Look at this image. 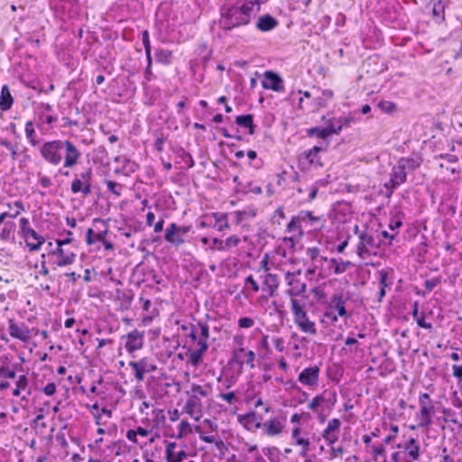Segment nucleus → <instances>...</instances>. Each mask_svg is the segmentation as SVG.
<instances>
[{"label":"nucleus","instance_id":"nucleus-46","mask_svg":"<svg viewBox=\"0 0 462 462\" xmlns=\"http://www.w3.org/2000/svg\"><path fill=\"white\" fill-rule=\"evenodd\" d=\"M191 432V427L189 421L181 420L179 424V433L177 438L181 439Z\"/></svg>","mask_w":462,"mask_h":462},{"label":"nucleus","instance_id":"nucleus-26","mask_svg":"<svg viewBox=\"0 0 462 462\" xmlns=\"http://www.w3.org/2000/svg\"><path fill=\"white\" fill-rule=\"evenodd\" d=\"M212 217L215 219V223L212 227L216 230L222 232L224 230L230 229L227 216L224 213H213Z\"/></svg>","mask_w":462,"mask_h":462},{"label":"nucleus","instance_id":"nucleus-27","mask_svg":"<svg viewBox=\"0 0 462 462\" xmlns=\"http://www.w3.org/2000/svg\"><path fill=\"white\" fill-rule=\"evenodd\" d=\"M397 163L400 164L407 172L419 168L421 163V159L420 157L401 158Z\"/></svg>","mask_w":462,"mask_h":462},{"label":"nucleus","instance_id":"nucleus-1","mask_svg":"<svg viewBox=\"0 0 462 462\" xmlns=\"http://www.w3.org/2000/svg\"><path fill=\"white\" fill-rule=\"evenodd\" d=\"M40 153L47 162L54 166L60 165L62 162L64 153V168H73L76 166L81 156L79 149L69 140L46 142L41 147Z\"/></svg>","mask_w":462,"mask_h":462},{"label":"nucleus","instance_id":"nucleus-15","mask_svg":"<svg viewBox=\"0 0 462 462\" xmlns=\"http://www.w3.org/2000/svg\"><path fill=\"white\" fill-rule=\"evenodd\" d=\"M341 421L334 418L330 420L322 432V438L327 441L328 445H333L338 439Z\"/></svg>","mask_w":462,"mask_h":462},{"label":"nucleus","instance_id":"nucleus-41","mask_svg":"<svg viewBox=\"0 0 462 462\" xmlns=\"http://www.w3.org/2000/svg\"><path fill=\"white\" fill-rule=\"evenodd\" d=\"M137 365L141 368L144 373H150L156 370V365L151 362L148 358H142L139 361H135Z\"/></svg>","mask_w":462,"mask_h":462},{"label":"nucleus","instance_id":"nucleus-31","mask_svg":"<svg viewBox=\"0 0 462 462\" xmlns=\"http://www.w3.org/2000/svg\"><path fill=\"white\" fill-rule=\"evenodd\" d=\"M404 449L408 452L409 457L411 460H417L420 457V445L415 439L411 438L409 441L404 445Z\"/></svg>","mask_w":462,"mask_h":462},{"label":"nucleus","instance_id":"nucleus-18","mask_svg":"<svg viewBox=\"0 0 462 462\" xmlns=\"http://www.w3.org/2000/svg\"><path fill=\"white\" fill-rule=\"evenodd\" d=\"M164 240L170 245L179 247L185 243L184 237L177 232V224L171 223L165 229Z\"/></svg>","mask_w":462,"mask_h":462},{"label":"nucleus","instance_id":"nucleus-40","mask_svg":"<svg viewBox=\"0 0 462 462\" xmlns=\"http://www.w3.org/2000/svg\"><path fill=\"white\" fill-rule=\"evenodd\" d=\"M333 132H335V130L331 131L329 129H327L326 127H324V128L314 127V128H311L309 130V134L310 136L317 135L319 138L325 139V138L332 135Z\"/></svg>","mask_w":462,"mask_h":462},{"label":"nucleus","instance_id":"nucleus-36","mask_svg":"<svg viewBox=\"0 0 462 462\" xmlns=\"http://www.w3.org/2000/svg\"><path fill=\"white\" fill-rule=\"evenodd\" d=\"M391 273H393V270L382 269L378 271L380 287L388 288L393 284V282L390 280Z\"/></svg>","mask_w":462,"mask_h":462},{"label":"nucleus","instance_id":"nucleus-48","mask_svg":"<svg viewBox=\"0 0 462 462\" xmlns=\"http://www.w3.org/2000/svg\"><path fill=\"white\" fill-rule=\"evenodd\" d=\"M378 106L383 112L387 114H391L396 110V105L391 101H381Z\"/></svg>","mask_w":462,"mask_h":462},{"label":"nucleus","instance_id":"nucleus-52","mask_svg":"<svg viewBox=\"0 0 462 462\" xmlns=\"http://www.w3.org/2000/svg\"><path fill=\"white\" fill-rule=\"evenodd\" d=\"M0 377L2 378H14L15 377V371L13 369H10L9 366L2 365L0 366Z\"/></svg>","mask_w":462,"mask_h":462},{"label":"nucleus","instance_id":"nucleus-64","mask_svg":"<svg viewBox=\"0 0 462 462\" xmlns=\"http://www.w3.org/2000/svg\"><path fill=\"white\" fill-rule=\"evenodd\" d=\"M453 375L457 378L458 383L462 381V365H452Z\"/></svg>","mask_w":462,"mask_h":462},{"label":"nucleus","instance_id":"nucleus-44","mask_svg":"<svg viewBox=\"0 0 462 462\" xmlns=\"http://www.w3.org/2000/svg\"><path fill=\"white\" fill-rule=\"evenodd\" d=\"M344 122H346V119L342 117L338 119L330 120L329 124L326 126V128L331 131L335 130V132H333V134H338L343 127Z\"/></svg>","mask_w":462,"mask_h":462},{"label":"nucleus","instance_id":"nucleus-56","mask_svg":"<svg viewBox=\"0 0 462 462\" xmlns=\"http://www.w3.org/2000/svg\"><path fill=\"white\" fill-rule=\"evenodd\" d=\"M197 326L200 329V338L208 339V337H209V328H208V326L206 323L202 322V321H198Z\"/></svg>","mask_w":462,"mask_h":462},{"label":"nucleus","instance_id":"nucleus-50","mask_svg":"<svg viewBox=\"0 0 462 462\" xmlns=\"http://www.w3.org/2000/svg\"><path fill=\"white\" fill-rule=\"evenodd\" d=\"M338 315H337L334 310H331L328 308V310L324 312V319L328 320L329 325H335L338 320Z\"/></svg>","mask_w":462,"mask_h":462},{"label":"nucleus","instance_id":"nucleus-35","mask_svg":"<svg viewBox=\"0 0 462 462\" xmlns=\"http://www.w3.org/2000/svg\"><path fill=\"white\" fill-rule=\"evenodd\" d=\"M155 59L158 62L162 64H170L172 58V52L169 50L156 49Z\"/></svg>","mask_w":462,"mask_h":462},{"label":"nucleus","instance_id":"nucleus-6","mask_svg":"<svg viewBox=\"0 0 462 462\" xmlns=\"http://www.w3.org/2000/svg\"><path fill=\"white\" fill-rule=\"evenodd\" d=\"M323 149L319 146H314L311 149L305 151L299 157V162L302 171L318 170L324 166L321 157L319 155Z\"/></svg>","mask_w":462,"mask_h":462},{"label":"nucleus","instance_id":"nucleus-62","mask_svg":"<svg viewBox=\"0 0 462 462\" xmlns=\"http://www.w3.org/2000/svg\"><path fill=\"white\" fill-rule=\"evenodd\" d=\"M391 430L393 434H389L388 436L385 437V439H383L384 444H390L396 438L399 428L397 425H392Z\"/></svg>","mask_w":462,"mask_h":462},{"label":"nucleus","instance_id":"nucleus-2","mask_svg":"<svg viewBox=\"0 0 462 462\" xmlns=\"http://www.w3.org/2000/svg\"><path fill=\"white\" fill-rule=\"evenodd\" d=\"M247 5L245 2L242 5H233L221 11L219 25L223 30L230 31L234 28L245 26L251 23L258 14L256 7Z\"/></svg>","mask_w":462,"mask_h":462},{"label":"nucleus","instance_id":"nucleus-28","mask_svg":"<svg viewBox=\"0 0 462 462\" xmlns=\"http://www.w3.org/2000/svg\"><path fill=\"white\" fill-rule=\"evenodd\" d=\"M236 123L245 128H248V133L253 134L254 133L255 125L254 124V116L251 114L238 116L236 118Z\"/></svg>","mask_w":462,"mask_h":462},{"label":"nucleus","instance_id":"nucleus-8","mask_svg":"<svg viewBox=\"0 0 462 462\" xmlns=\"http://www.w3.org/2000/svg\"><path fill=\"white\" fill-rule=\"evenodd\" d=\"M235 340L238 342L240 346L234 350L232 360L239 365V369L242 370L244 365H246L250 367V369L255 368V353L253 350H248L244 347L243 338H238L236 337Z\"/></svg>","mask_w":462,"mask_h":462},{"label":"nucleus","instance_id":"nucleus-19","mask_svg":"<svg viewBox=\"0 0 462 462\" xmlns=\"http://www.w3.org/2000/svg\"><path fill=\"white\" fill-rule=\"evenodd\" d=\"M278 25V20L269 14L259 16L255 23L256 29L262 32H271Z\"/></svg>","mask_w":462,"mask_h":462},{"label":"nucleus","instance_id":"nucleus-61","mask_svg":"<svg viewBox=\"0 0 462 462\" xmlns=\"http://www.w3.org/2000/svg\"><path fill=\"white\" fill-rule=\"evenodd\" d=\"M306 254L311 261H317L319 257V249L318 247L308 248Z\"/></svg>","mask_w":462,"mask_h":462},{"label":"nucleus","instance_id":"nucleus-59","mask_svg":"<svg viewBox=\"0 0 462 462\" xmlns=\"http://www.w3.org/2000/svg\"><path fill=\"white\" fill-rule=\"evenodd\" d=\"M196 431L199 434V439L206 442V443H213V442H216V437L213 436V435H210V436H208V435H205L203 434V432L201 431L200 428L199 426H197L195 428Z\"/></svg>","mask_w":462,"mask_h":462},{"label":"nucleus","instance_id":"nucleus-33","mask_svg":"<svg viewBox=\"0 0 462 462\" xmlns=\"http://www.w3.org/2000/svg\"><path fill=\"white\" fill-rule=\"evenodd\" d=\"M291 288L287 291V294L291 299H295L297 296H300L306 292L307 285L305 282H300L297 279Z\"/></svg>","mask_w":462,"mask_h":462},{"label":"nucleus","instance_id":"nucleus-5","mask_svg":"<svg viewBox=\"0 0 462 462\" xmlns=\"http://www.w3.org/2000/svg\"><path fill=\"white\" fill-rule=\"evenodd\" d=\"M20 229L23 237L25 239L26 245L31 251H38L44 244L45 239L40 236L34 229L30 227L29 219L22 217L19 220Z\"/></svg>","mask_w":462,"mask_h":462},{"label":"nucleus","instance_id":"nucleus-9","mask_svg":"<svg viewBox=\"0 0 462 462\" xmlns=\"http://www.w3.org/2000/svg\"><path fill=\"white\" fill-rule=\"evenodd\" d=\"M406 180L407 172L398 163L394 165L390 173L389 181L384 183V187L387 189V197H391L393 190L404 183Z\"/></svg>","mask_w":462,"mask_h":462},{"label":"nucleus","instance_id":"nucleus-38","mask_svg":"<svg viewBox=\"0 0 462 462\" xmlns=\"http://www.w3.org/2000/svg\"><path fill=\"white\" fill-rule=\"evenodd\" d=\"M142 41L145 50L146 59L149 61V65L152 63V47L149 39V32L143 31L142 33Z\"/></svg>","mask_w":462,"mask_h":462},{"label":"nucleus","instance_id":"nucleus-4","mask_svg":"<svg viewBox=\"0 0 462 462\" xmlns=\"http://www.w3.org/2000/svg\"><path fill=\"white\" fill-rule=\"evenodd\" d=\"M291 312L295 324L305 333L317 334L316 325L310 320L303 305L297 299H291Z\"/></svg>","mask_w":462,"mask_h":462},{"label":"nucleus","instance_id":"nucleus-29","mask_svg":"<svg viewBox=\"0 0 462 462\" xmlns=\"http://www.w3.org/2000/svg\"><path fill=\"white\" fill-rule=\"evenodd\" d=\"M287 232L301 236L303 235L302 220L300 219L299 214L291 217L287 225Z\"/></svg>","mask_w":462,"mask_h":462},{"label":"nucleus","instance_id":"nucleus-43","mask_svg":"<svg viewBox=\"0 0 462 462\" xmlns=\"http://www.w3.org/2000/svg\"><path fill=\"white\" fill-rule=\"evenodd\" d=\"M239 421L241 423L246 424H254L256 429H260L262 427V423L257 420L256 415L254 413L245 414L239 418Z\"/></svg>","mask_w":462,"mask_h":462},{"label":"nucleus","instance_id":"nucleus-63","mask_svg":"<svg viewBox=\"0 0 462 462\" xmlns=\"http://www.w3.org/2000/svg\"><path fill=\"white\" fill-rule=\"evenodd\" d=\"M14 207L16 208L15 213H9L8 217L15 218L17 216L20 215L21 211L24 210L23 203L21 200H16L14 203Z\"/></svg>","mask_w":462,"mask_h":462},{"label":"nucleus","instance_id":"nucleus-32","mask_svg":"<svg viewBox=\"0 0 462 462\" xmlns=\"http://www.w3.org/2000/svg\"><path fill=\"white\" fill-rule=\"evenodd\" d=\"M299 216L300 219L302 220V224H305L306 226H316L321 222V217L314 216L310 211L302 210L299 213Z\"/></svg>","mask_w":462,"mask_h":462},{"label":"nucleus","instance_id":"nucleus-42","mask_svg":"<svg viewBox=\"0 0 462 462\" xmlns=\"http://www.w3.org/2000/svg\"><path fill=\"white\" fill-rule=\"evenodd\" d=\"M203 354L201 351L195 349L187 353L189 362L193 365L197 366L202 360Z\"/></svg>","mask_w":462,"mask_h":462},{"label":"nucleus","instance_id":"nucleus-54","mask_svg":"<svg viewBox=\"0 0 462 462\" xmlns=\"http://www.w3.org/2000/svg\"><path fill=\"white\" fill-rule=\"evenodd\" d=\"M106 184L107 189L113 194H115L116 197H119L121 195L120 190H118V188H121L120 184L113 180H106Z\"/></svg>","mask_w":462,"mask_h":462},{"label":"nucleus","instance_id":"nucleus-39","mask_svg":"<svg viewBox=\"0 0 462 462\" xmlns=\"http://www.w3.org/2000/svg\"><path fill=\"white\" fill-rule=\"evenodd\" d=\"M326 402V398L323 394L315 396L312 401L308 404V408L313 412L319 413V407Z\"/></svg>","mask_w":462,"mask_h":462},{"label":"nucleus","instance_id":"nucleus-60","mask_svg":"<svg viewBox=\"0 0 462 462\" xmlns=\"http://www.w3.org/2000/svg\"><path fill=\"white\" fill-rule=\"evenodd\" d=\"M419 404L420 408L424 406L433 405L429 393H421L419 397Z\"/></svg>","mask_w":462,"mask_h":462},{"label":"nucleus","instance_id":"nucleus-25","mask_svg":"<svg viewBox=\"0 0 462 462\" xmlns=\"http://www.w3.org/2000/svg\"><path fill=\"white\" fill-rule=\"evenodd\" d=\"M14 103L13 97L7 85H4L0 93V109L6 111L11 108Z\"/></svg>","mask_w":462,"mask_h":462},{"label":"nucleus","instance_id":"nucleus-10","mask_svg":"<svg viewBox=\"0 0 462 462\" xmlns=\"http://www.w3.org/2000/svg\"><path fill=\"white\" fill-rule=\"evenodd\" d=\"M320 369L317 365L304 368L298 376V381L304 386L315 388L319 384Z\"/></svg>","mask_w":462,"mask_h":462},{"label":"nucleus","instance_id":"nucleus-30","mask_svg":"<svg viewBox=\"0 0 462 462\" xmlns=\"http://www.w3.org/2000/svg\"><path fill=\"white\" fill-rule=\"evenodd\" d=\"M329 263L331 264V267L334 270V273L336 274H341L345 273L350 266H352V263L349 261H344L343 259L339 258H331L329 260Z\"/></svg>","mask_w":462,"mask_h":462},{"label":"nucleus","instance_id":"nucleus-34","mask_svg":"<svg viewBox=\"0 0 462 462\" xmlns=\"http://www.w3.org/2000/svg\"><path fill=\"white\" fill-rule=\"evenodd\" d=\"M334 93L330 89H325L322 91L321 96L314 98V104L318 108L326 107L328 101L332 99Z\"/></svg>","mask_w":462,"mask_h":462},{"label":"nucleus","instance_id":"nucleus-51","mask_svg":"<svg viewBox=\"0 0 462 462\" xmlns=\"http://www.w3.org/2000/svg\"><path fill=\"white\" fill-rule=\"evenodd\" d=\"M245 286H250L254 292H258L260 290V286L258 282L254 279L253 275H248L245 279Z\"/></svg>","mask_w":462,"mask_h":462},{"label":"nucleus","instance_id":"nucleus-7","mask_svg":"<svg viewBox=\"0 0 462 462\" xmlns=\"http://www.w3.org/2000/svg\"><path fill=\"white\" fill-rule=\"evenodd\" d=\"M92 168H88L86 171L76 175L71 182V192L73 194L81 193L84 198L88 197L92 192Z\"/></svg>","mask_w":462,"mask_h":462},{"label":"nucleus","instance_id":"nucleus-49","mask_svg":"<svg viewBox=\"0 0 462 462\" xmlns=\"http://www.w3.org/2000/svg\"><path fill=\"white\" fill-rule=\"evenodd\" d=\"M240 238L237 236H231L224 241L225 251L239 245Z\"/></svg>","mask_w":462,"mask_h":462},{"label":"nucleus","instance_id":"nucleus-11","mask_svg":"<svg viewBox=\"0 0 462 462\" xmlns=\"http://www.w3.org/2000/svg\"><path fill=\"white\" fill-rule=\"evenodd\" d=\"M377 243L372 233L363 232L359 235V243L357 245V254L361 258L371 254V249H375Z\"/></svg>","mask_w":462,"mask_h":462},{"label":"nucleus","instance_id":"nucleus-24","mask_svg":"<svg viewBox=\"0 0 462 462\" xmlns=\"http://www.w3.org/2000/svg\"><path fill=\"white\" fill-rule=\"evenodd\" d=\"M53 254L59 256L57 265L60 267L73 263L76 258V254L74 253L66 254L62 247H57Z\"/></svg>","mask_w":462,"mask_h":462},{"label":"nucleus","instance_id":"nucleus-16","mask_svg":"<svg viewBox=\"0 0 462 462\" xmlns=\"http://www.w3.org/2000/svg\"><path fill=\"white\" fill-rule=\"evenodd\" d=\"M125 347L129 353L139 350L143 346V333L134 329L125 336Z\"/></svg>","mask_w":462,"mask_h":462},{"label":"nucleus","instance_id":"nucleus-55","mask_svg":"<svg viewBox=\"0 0 462 462\" xmlns=\"http://www.w3.org/2000/svg\"><path fill=\"white\" fill-rule=\"evenodd\" d=\"M218 398L226 401L228 404H233L237 400L236 395L234 392H230V393H220L218 394Z\"/></svg>","mask_w":462,"mask_h":462},{"label":"nucleus","instance_id":"nucleus-47","mask_svg":"<svg viewBox=\"0 0 462 462\" xmlns=\"http://www.w3.org/2000/svg\"><path fill=\"white\" fill-rule=\"evenodd\" d=\"M129 366L134 371V377L137 382H143L144 379V371H142L141 368L137 365L135 361H131L129 363Z\"/></svg>","mask_w":462,"mask_h":462},{"label":"nucleus","instance_id":"nucleus-14","mask_svg":"<svg viewBox=\"0 0 462 462\" xmlns=\"http://www.w3.org/2000/svg\"><path fill=\"white\" fill-rule=\"evenodd\" d=\"M9 335L22 342H27L32 337L31 330L24 323L17 324L14 319L8 321Z\"/></svg>","mask_w":462,"mask_h":462},{"label":"nucleus","instance_id":"nucleus-45","mask_svg":"<svg viewBox=\"0 0 462 462\" xmlns=\"http://www.w3.org/2000/svg\"><path fill=\"white\" fill-rule=\"evenodd\" d=\"M300 427H295L291 432V438L295 440L296 445L298 446H310V441L305 439L300 436Z\"/></svg>","mask_w":462,"mask_h":462},{"label":"nucleus","instance_id":"nucleus-20","mask_svg":"<svg viewBox=\"0 0 462 462\" xmlns=\"http://www.w3.org/2000/svg\"><path fill=\"white\" fill-rule=\"evenodd\" d=\"M263 433L267 436L273 437L280 435L284 429V423L278 418H272L262 424Z\"/></svg>","mask_w":462,"mask_h":462},{"label":"nucleus","instance_id":"nucleus-21","mask_svg":"<svg viewBox=\"0 0 462 462\" xmlns=\"http://www.w3.org/2000/svg\"><path fill=\"white\" fill-rule=\"evenodd\" d=\"M176 442H168L166 444L165 458L167 462H182L188 457V453L183 449L176 452Z\"/></svg>","mask_w":462,"mask_h":462},{"label":"nucleus","instance_id":"nucleus-23","mask_svg":"<svg viewBox=\"0 0 462 462\" xmlns=\"http://www.w3.org/2000/svg\"><path fill=\"white\" fill-rule=\"evenodd\" d=\"M412 318L416 321L417 325L420 328H426L431 330L433 328V326L430 322H426L425 320V314L423 312L419 311V303L417 301L413 304V310H412Z\"/></svg>","mask_w":462,"mask_h":462},{"label":"nucleus","instance_id":"nucleus-53","mask_svg":"<svg viewBox=\"0 0 462 462\" xmlns=\"http://www.w3.org/2000/svg\"><path fill=\"white\" fill-rule=\"evenodd\" d=\"M237 324L241 328H250L254 325V320L249 317H243L238 319Z\"/></svg>","mask_w":462,"mask_h":462},{"label":"nucleus","instance_id":"nucleus-13","mask_svg":"<svg viewBox=\"0 0 462 462\" xmlns=\"http://www.w3.org/2000/svg\"><path fill=\"white\" fill-rule=\"evenodd\" d=\"M262 86L265 89H271L275 92H282L284 90L283 80L282 77L272 70L263 73Z\"/></svg>","mask_w":462,"mask_h":462},{"label":"nucleus","instance_id":"nucleus-17","mask_svg":"<svg viewBox=\"0 0 462 462\" xmlns=\"http://www.w3.org/2000/svg\"><path fill=\"white\" fill-rule=\"evenodd\" d=\"M261 278L263 281V291H266L269 297H273L280 286L278 275L267 273Z\"/></svg>","mask_w":462,"mask_h":462},{"label":"nucleus","instance_id":"nucleus-37","mask_svg":"<svg viewBox=\"0 0 462 462\" xmlns=\"http://www.w3.org/2000/svg\"><path fill=\"white\" fill-rule=\"evenodd\" d=\"M24 132H25V135H26V138L29 141V143L32 146H35L38 143V142L35 140L36 133H35V130L33 127L32 121L26 122Z\"/></svg>","mask_w":462,"mask_h":462},{"label":"nucleus","instance_id":"nucleus-12","mask_svg":"<svg viewBox=\"0 0 462 462\" xmlns=\"http://www.w3.org/2000/svg\"><path fill=\"white\" fill-rule=\"evenodd\" d=\"M348 300V297H345L342 293H335L331 296L328 308L331 310L337 312V315L341 318L349 319L351 313L346 309V304Z\"/></svg>","mask_w":462,"mask_h":462},{"label":"nucleus","instance_id":"nucleus-58","mask_svg":"<svg viewBox=\"0 0 462 462\" xmlns=\"http://www.w3.org/2000/svg\"><path fill=\"white\" fill-rule=\"evenodd\" d=\"M15 387H17L18 389H20L21 391H24L27 389L28 387V378L25 374H22L18 377V380L16 382V385Z\"/></svg>","mask_w":462,"mask_h":462},{"label":"nucleus","instance_id":"nucleus-3","mask_svg":"<svg viewBox=\"0 0 462 462\" xmlns=\"http://www.w3.org/2000/svg\"><path fill=\"white\" fill-rule=\"evenodd\" d=\"M187 394L189 397L183 407V411L195 420H199L203 416L201 398H206L209 395V387L192 383Z\"/></svg>","mask_w":462,"mask_h":462},{"label":"nucleus","instance_id":"nucleus-22","mask_svg":"<svg viewBox=\"0 0 462 462\" xmlns=\"http://www.w3.org/2000/svg\"><path fill=\"white\" fill-rule=\"evenodd\" d=\"M434 413V406L429 405L420 408V412L417 414V419L419 420V427L424 428L428 427L431 424V415Z\"/></svg>","mask_w":462,"mask_h":462},{"label":"nucleus","instance_id":"nucleus-57","mask_svg":"<svg viewBox=\"0 0 462 462\" xmlns=\"http://www.w3.org/2000/svg\"><path fill=\"white\" fill-rule=\"evenodd\" d=\"M439 283H440V278L435 277L430 280L425 281L424 287L428 291H431Z\"/></svg>","mask_w":462,"mask_h":462}]
</instances>
